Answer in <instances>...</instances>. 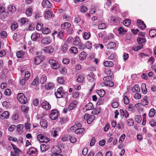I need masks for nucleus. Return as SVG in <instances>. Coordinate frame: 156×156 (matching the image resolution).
<instances>
[{
	"instance_id": "6ab92c4d",
	"label": "nucleus",
	"mask_w": 156,
	"mask_h": 156,
	"mask_svg": "<svg viewBox=\"0 0 156 156\" xmlns=\"http://www.w3.org/2000/svg\"><path fill=\"white\" fill-rule=\"evenodd\" d=\"M104 65L106 67H112L113 66L114 64L112 62L107 61L104 62Z\"/></svg>"
},
{
	"instance_id": "f3484780",
	"label": "nucleus",
	"mask_w": 156,
	"mask_h": 156,
	"mask_svg": "<svg viewBox=\"0 0 156 156\" xmlns=\"http://www.w3.org/2000/svg\"><path fill=\"white\" fill-rule=\"evenodd\" d=\"M71 26V24L69 23L66 22L63 24H61V27L63 29H66Z\"/></svg>"
},
{
	"instance_id": "7c9ffc66",
	"label": "nucleus",
	"mask_w": 156,
	"mask_h": 156,
	"mask_svg": "<svg viewBox=\"0 0 156 156\" xmlns=\"http://www.w3.org/2000/svg\"><path fill=\"white\" fill-rule=\"evenodd\" d=\"M8 10L11 12H14L16 11V8L14 6L11 5H9L8 7Z\"/></svg>"
},
{
	"instance_id": "a19ab883",
	"label": "nucleus",
	"mask_w": 156,
	"mask_h": 156,
	"mask_svg": "<svg viewBox=\"0 0 156 156\" xmlns=\"http://www.w3.org/2000/svg\"><path fill=\"white\" fill-rule=\"evenodd\" d=\"M114 38V35L112 34H109L108 36H106L105 37V39L106 40V42H107V41L110 40L111 39H113Z\"/></svg>"
},
{
	"instance_id": "5701e85b",
	"label": "nucleus",
	"mask_w": 156,
	"mask_h": 156,
	"mask_svg": "<svg viewBox=\"0 0 156 156\" xmlns=\"http://www.w3.org/2000/svg\"><path fill=\"white\" fill-rule=\"evenodd\" d=\"M132 90L133 92H138L140 91V89L139 87V86L137 85H136L132 88Z\"/></svg>"
},
{
	"instance_id": "cd10ccee",
	"label": "nucleus",
	"mask_w": 156,
	"mask_h": 156,
	"mask_svg": "<svg viewBox=\"0 0 156 156\" xmlns=\"http://www.w3.org/2000/svg\"><path fill=\"white\" fill-rule=\"evenodd\" d=\"M42 32L43 34H47L50 33V30L48 28L45 27L43 28Z\"/></svg>"
},
{
	"instance_id": "4468645a",
	"label": "nucleus",
	"mask_w": 156,
	"mask_h": 156,
	"mask_svg": "<svg viewBox=\"0 0 156 156\" xmlns=\"http://www.w3.org/2000/svg\"><path fill=\"white\" fill-rule=\"evenodd\" d=\"M37 151V150L36 148L31 147L27 150V153L29 154H35Z\"/></svg>"
},
{
	"instance_id": "b1692460",
	"label": "nucleus",
	"mask_w": 156,
	"mask_h": 156,
	"mask_svg": "<svg viewBox=\"0 0 156 156\" xmlns=\"http://www.w3.org/2000/svg\"><path fill=\"white\" fill-rule=\"evenodd\" d=\"M54 87V85L52 83H49L45 85V88L46 89L50 90L52 89Z\"/></svg>"
},
{
	"instance_id": "bf43d9fd",
	"label": "nucleus",
	"mask_w": 156,
	"mask_h": 156,
	"mask_svg": "<svg viewBox=\"0 0 156 156\" xmlns=\"http://www.w3.org/2000/svg\"><path fill=\"white\" fill-rule=\"evenodd\" d=\"M44 136L42 134H40L37 136V138L38 140L41 142L43 141L42 140Z\"/></svg>"
},
{
	"instance_id": "6e6552de",
	"label": "nucleus",
	"mask_w": 156,
	"mask_h": 156,
	"mask_svg": "<svg viewBox=\"0 0 156 156\" xmlns=\"http://www.w3.org/2000/svg\"><path fill=\"white\" fill-rule=\"evenodd\" d=\"M43 58L42 56H36L34 58V64L35 65L40 64L43 61Z\"/></svg>"
},
{
	"instance_id": "7ed1b4c3",
	"label": "nucleus",
	"mask_w": 156,
	"mask_h": 156,
	"mask_svg": "<svg viewBox=\"0 0 156 156\" xmlns=\"http://www.w3.org/2000/svg\"><path fill=\"white\" fill-rule=\"evenodd\" d=\"M58 115L57 111L56 110H53L51 111L49 116L52 120H55L57 118Z\"/></svg>"
},
{
	"instance_id": "4d7b16f0",
	"label": "nucleus",
	"mask_w": 156,
	"mask_h": 156,
	"mask_svg": "<svg viewBox=\"0 0 156 156\" xmlns=\"http://www.w3.org/2000/svg\"><path fill=\"white\" fill-rule=\"evenodd\" d=\"M64 78L62 77H58L57 79L58 83L61 84L63 83L64 82Z\"/></svg>"
},
{
	"instance_id": "603ef678",
	"label": "nucleus",
	"mask_w": 156,
	"mask_h": 156,
	"mask_svg": "<svg viewBox=\"0 0 156 156\" xmlns=\"http://www.w3.org/2000/svg\"><path fill=\"white\" fill-rule=\"evenodd\" d=\"M90 36V33L85 32L84 33L83 37L86 40L88 39Z\"/></svg>"
},
{
	"instance_id": "0e129e2a",
	"label": "nucleus",
	"mask_w": 156,
	"mask_h": 156,
	"mask_svg": "<svg viewBox=\"0 0 156 156\" xmlns=\"http://www.w3.org/2000/svg\"><path fill=\"white\" fill-rule=\"evenodd\" d=\"M125 138V134H123L121 135L120 137L119 140V142L120 143H122V142L124 140Z\"/></svg>"
},
{
	"instance_id": "4be33fe9",
	"label": "nucleus",
	"mask_w": 156,
	"mask_h": 156,
	"mask_svg": "<svg viewBox=\"0 0 156 156\" xmlns=\"http://www.w3.org/2000/svg\"><path fill=\"white\" fill-rule=\"evenodd\" d=\"M23 125L20 124L17 126V130L19 133H21L23 132Z\"/></svg>"
},
{
	"instance_id": "a211bd4d",
	"label": "nucleus",
	"mask_w": 156,
	"mask_h": 156,
	"mask_svg": "<svg viewBox=\"0 0 156 156\" xmlns=\"http://www.w3.org/2000/svg\"><path fill=\"white\" fill-rule=\"evenodd\" d=\"M87 56V53L84 51H83L79 55V58L81 60H83L86 58Z\"/></svg>"
},
{
	"instance_id": "20e7f679",
	"label": "nucleus",
	"mask_w": 156,
	"mask_h": 156,
	"mask_svg": "<svg viewBox=\"0 0 156 156\" xmlns=\"http://www.w3.org/2000/svg\"><path fill=\"white\" fill-rule=\"evenodd\" d=\"M43 50L44 52L51 54L53 52L54 49L52 46H48L44 47Z\"/></svg>"
},
{
	"instance_id": "6e6d98bb",
	"label": "nucleus",
	"mask_w": 156,
	"mask_h": 156,
	"mask_svg": "<svg viewBox=\"0 0 156 156\" xmlns=\"http://www.w3.org/2000/svg\"><path fill=\"white\" fill-rule=\"evenodd\" d=\"M94 116L93 115L90 116L87 120V122L88 124H90L94 120Z\"/></svg>"
},
{
	"instance_id": "473e14b6",
	"label": "nucleus",
	"mask_w": 156,
	"mask_h": 156,
	"mask_svg": "<svg viewBox=\"0 0 156 156\" xmlns=\"http://www.w3.org/2000/svg\"><path fill=\"white\" fill-rule=\"evenodd\" d=\"M142 119L141 116L140 115H137L135 117V121L138 123H140L141 122Z\"/></svg>"
},
{
	"instance_id": "09e8293b",
	"label": "nucleus",
	"mask_w": 156,
	"mask_h": 156,
	"mask_svg": "<svg viewBox=\"0 0 156 156\" xmlns=\"http://www.w3.org/2000/svg\"><path fill=\"white\" fill-rule=\"evenodd\" d=\"M131 23V21L130 20L128 19H126L123 22V24L126 27H128L130 23Z\"/></svg>"
},
{
	"instance_id": "680f3d73",
	"label": "nucleus",
	"mask_w": 156,
	"mask_h": 156,
	"mask_svg": "<svg viewBox=\"0 0 156 156\" xmlns=\"http://www.w3.org/2000/svg\"><path fill=\"white\" fill-rule=\"evenodd\" d=\"M141 95L139 93H136L134 95V98L136 99H139L141 98Z\"/></svg>"
},
{
	"instance_id": "a18cd8bd",
	"label": "nucleus",
	"mask_w": 156,
	"mask_h": 156,
	"mask_svg": "<svg viewBox=\"0 0 156 156\" xmlns=\"http://www.w3.org/2000/svg\"><path fill=\"white\" fill-rule=\"evenodd\" d=\"M106 27V25L104 23H103L99 24L98 26V28L100 29H105Z\"/></svg>"
},
{
	"instance_id": "79ce46f5",
	"label": "nucleus",
	"mask_w": 156,
	"mask_h": 156,
	"mask_svg": "<svg viewBox=\"0 0 156 156\" xmlns=\"http://www.w3.org/2000/svg\"><path fill=\"white\" fill-rule=\"evenodd\" d=\"M28 20L26 18H22L20 19V22L21 23V25L25 24L26 23H27Z\"/></svg>"
},
{
	"instance_id": "aec40b11",
	"label": "nucleus",
	"mask_w": 156,
	"mask_h": 156,
	"mask_svg": "<svg viewBox=\"0 0 156 156\" xmlns=\"http://www.w3.org/2000/svg\"><path fill=\"white\" fill-rule=\"evenodd\" d=\"M53 151H54V152L53 154H59L61 151L60 148L57 146H55L54 147Z\"/></svg>"
},
{
	"instance_id": "39448f33",
	"label": "nucleus",
	"mask_w": 156,
	"mask_h": 156,
	"mask_svg": "<svg viewBox=\"0 0 156 156\" xmlns=\"http://www.w3.org/2000/svg\"><path fill=\"white\" fill-rule=\"evenodd\" d=\"M40 37V34L38 33L35 32L33 33L31 36L32 40L33 41H36Z\"/></svg>"
},
{
	"instance_id": "bb28decb",
	"label": "nucleus",
	"mask_w": 156,
	"mask_h": 156,
	"mask_svg": "<svg viewBox=\"0 0 156 156\" xmlns=\"http://www.w3.org/2000/svg\"><path fill=\"white\" fill-rule=\"evenodd\" d=\"M97 94L100 97H103L105 94V91L103 90H98L97 92Z\"/></svg>"
},
{
	"instance_id": "e433bc0d",
	"label": "nucleus",
	"mask_w": 156,
	"mask_h": 156,
	"mask_svg": "<svg viewBox=\"0 0 156 156\" xmlns=\"http://www.w3.org/2000/svg\"><path fill=\"white\" fill-rule=\"evenodd\" d=\"M80 39L78 37H76L75 38V40L73 41V44L75 45H77L79 44L80 43Z\"/></svg>"
},
{
	"instance_id": "c9c22d12",
	"label": "nucleus",
	"mask_w": 156,
	"mask_h": 156,
	"mask_svg": "<svg viewBox=\"0 0 156 156\" xmlns=\"http://www.w3.org/2000/svg\"><path fill=\"white\" fill-rule=\"evenodd\" d=\"M155 111L154 108H151L150 111L149 116L150 117H153L155 115Z\"/></svg>"
},
{
	"instance_id": "412c9836",
	"label": "nucleus",
	"mask_w": 156,
	"mask_h": 156,
	"mask_svg": "<svg viewBox=\"0 0 156 156\" xmlns=\"http://www.w3.org/2000/svg\"><path fill=\"white\" fill-rule=\"evenodd\" d=\"M70 53L76 54L78 52V50L77 48L76 47H72L70 48Z\"/></svg>"
},
{
	"instance_id": "72a5a7b5",
	"label": "nucleus",
	"mask_w": 156,
	"mask_h": 156,
	"mask_svg": "<svg viewBox=\"0 0 156 156\" xmlns=\"http://www.w3.org/2000/svg\"><path fill=\"white\" fill-rule=\"evenodd\" d=\"M84 77L83 75H79L78 77L76 79V80L78 82H82L84 80Z\"/></svg>"
},
{
	"instance_id": "49530a36",
	"label": "nucleus",
	"mask_w": 156,
	"mask_h": 156,
	"mask_svg": "<svg viewBox=\"0 0 156 156\" xmlns=\"http://www.w3.org/2000/svg\"><path fill=\"white\" fill-rule=\"evenodd\" d=\"M134 121L132 119H130L127 121V124L129 126H133V125Z\"/></svg>"
},
{
	"instance_id": "37998d69",
	"label": "nucleus",
	"mask_w": 156,
	"mask_h": 156,
	"mask_svg": "<svg viewBox=\"0 0 156 156\" xmlns=\"http://www.w3.org/2000/svg\"><path fill=\"white\" fill-rule=\"evenodd\" d=\"M18 27V24L16 22H14L11 26V29L12 30H15Z\"/></svg>"
},
{
	"instance_id": "f257e3e1",
	"label": "nucleus",
	"mask_w": 156,
	"mask_h": 156,
	"mask_svg": "<svg viewBox=\"0 0 156 156\" xmlns=\"http://www.w3.org/2000/svg\"><path fill=\"white\" fill-rule=\"evenodd\" d=\"M17 98L19 101L22 104H25L27 101V98L22 93H19L18 94Z\"/></svg>"
},
{
	"instance_id": "a878e982",
	"label": "nucleus",
	"mask_w": 156,
	"mask_h": 156,
	"mask_svg": "<svg viewBox=\"0 0 156 156\" xmlns=\"http://www.w3.org/2000/svg\"><path fill=\"white\" fill-rule=\"evenodd\" d=\"M113 78V76L111 75V76H107L104 77L103 78V80L104 81L107 82L111 81Z\"/></svg>"
},
{
	"instance_id": "c03bdc74",
	"label": "nucleus",
	"mask_w": 156,
	"mask_h": 156,
	"mask_svg": "<svg viewBox=\"0 0 156 156\" xmlns=\"http://www.w3.org/2000/svg\"><path fill=\"white\" fill-rule=\"evenodd\" d=\"M52 68L54 69H58L59 67V65L58 63V62L56 61V62L51 65Z\"/></svg>"
},
{
	"instance_id": "f704fd0d",
	"label": "nucleus",
	"mask_w": 156,
	"mask_h": 156,
	"mask_svg": "<svg viewBox=\"0 0 156 156\" xmlns=\"http://www.w3.org/2000/svg\"><path fill=\"white\" fill-rule=\"evenodd\" d=\"M156 35V30H151L149 31V35L151 37H153Z\"/></svg>"
},
{
	"instance_id": "f8f14e48",
	"label": "nucleus",
	"mask_w": 156,
	"mask_h": 156,
	"mask_svg": "<svg viewBox=\"0 0 156 156\" xmlns=\"http://www.w3.org/2000/svg\"><path fill=\"white\" fill-rule=\"evenodd\" d=\"M116 46V44L114 42H110L107 45L108 49H113Z\"/></svg>"
},
{
	"instance_id": "0eeeda50",
	"label": "nucleus",
	"mask_w": 156,
	"mask_h": 156,
	"mask_svg": "<svg viewBox=\"0 0 156 156\" xmlns=\"http://www.w3.org/2000/svg\"><path fill=\"white\" fill-rule=\"evenodd\" d=\"M42 5L44 8H51V4L47 0H44L42 3Z\"/></svg>"
},
{
	"instance_id": "338daca9",
	"label": "nucleus",
	"mask_w": 156,
	"mask_h": 156,
	"mask_svg": "<svg viewBox=\"0 0 156 156\" xmlns=\"http://www.w3.org/2000/svg\"><path fill=\"white\" fill-rule=\"evenodd\" d=\"M87 10V7L85 6H81L80 10L82 12H85Z\"/></svg>"
},
{
	"instance_id": "58836bf2",
	"label": "nucleus",
	"mask_w": 156,
	"mask_h": 156,
	"mask_svg": "<svg viewBox=\"0 0 156 156\" xmlns=\"http://www.w3.org/2000/svg\"><path fill=\"white\" fill-rule=\"evenodd\" d=\"M84 129L83 128H81L76 129V130L75 131V133L76 134H80L83 133L84 131Z\"/></svg>"
},
{
	"instance_id": "9d476101",
	"label": "nucleus",
	"mask_w": 156,
	"mask_h": 156,
	"mask_svg": "<svg viewBox=\"0 0 156 156\" xmlns=\"http://www.w3.org/2000/svg\"><path fill=\"white\" fill-rule=\"evenodd\" d=\"M94 107L92 104L90 102L86 105L84 108L83 110H86V111L91 110L93 109Z\"/></svg>"
},
{
	"instance_id": "dca6fc26",
	"label": "nucleus",
	"mask_w": 156,
	"mask_h": 156,
	"mask_svg": "<svg viewBox=\"0 0 156 156\" xmlns=\"http://www.w3.org/2000/svg\"><path fill=\"white\" fill-rule=\"evenodd\" d=\"M51 42V40L49 38L47 37L44 38L41 40V43L43 44H48Z\"/></svg>"
},
{
	"instance_id": "1a4fd4ad",
	"label": "nucleus",
	"mask_w": 156,
	"mask_h": 156,
	"mask_svg": "<svg viewBox=\"0 0 156 156\" xmlns=\"http://www.w3.org/2000/svg\"><path fill=\"white\" fill-rule=\"evenodd\" d=\"M9 113L8 111H5L2 113L0 116L2 119H7L9 116Z\"/></svg>"
},
{
	"instance_id": "5fc2aeb1",
	"label": "nucleus",
	"mask_w": 156,
	"mask_h": 156,
	"mask_svg": "<svg viewBox=\"0 0 156 156\" xmlns=\"http://www.w3.org/2000/svg\"><path fill=\"white\" fill-rule=\"evenodd\" d=\"M39 83L38 78L37 77L34 80L33 82L31 84L34 85H36L38 84Z\"/></svg>"
},
{
	"instance_id": "ea45409f",
	"label": "nucleus",
	"mask_w": 156,
	"mask_h": 156,
	"mask_svg": "<svg viewBox=\"0 0 156 156\" xmlns=\"http://www.w3.org/2000/svg\"><path fill=\"white\" fill-rule=\"evenodd\" d=\"M104 84L106 86L112 87L114 86V84L113 82L111 81L104 82Z\"/></svg>"
},
{
	"instance_id": "423d86ee",
	"label": "nucleus",
	"mask_w": 156,
	"mask_h": 156,
	"mask_svg": "<svg viewBox=\"0 0 156 156\" xmlns=\"http://www.w3.org/2000/svg\"><path fill=\"white\" fill-rule=\"evenodd\" d=\"M41 106L43 108L47 110H49L51 108V105L47 101L42 102L41 104Z\"/></svg>"
},
{
	"instance_id": "69168bd1",
	"label": "nucleus",
	"mask_w": 156,
	"mask_h": 156,
	"mask_svg": "<svg viewBox=\"0 0 156 156\" xmlns=\"http://www.w3.org/2000/svg\"><path fill=\"white\" fill-rule=\"evenodd\" d=\"M0 35L3 38H5L7 35V33L5 31H3L1 32Z\"/></svg>"
},
{
	"instance_id": "393cba45",
	"label": "nucleus",
	"mask_w": 156,
	"mask_h": 156,
	"mask_svg": "<svg viewBox=\"0 0 156 156\" xmlns=\"http://www.w3.org/2000/svg\"><path fill=\"white\" fill-rule=\"evenodd\" d=\"M46 80L47 77L43 75L41 76L40 79V81L41 83H44L46 82Z\"/></svg>"
},
{
	"instance_id": "de8ad7c7",
	"label": "nucleus",
	"mask_w": 156,
	"mask_h": 156,
	"mask_svg": "<svg viewBox=\"0 0 156 156\" xmlns=\"http://www.w3.org/2000/svg\"><path fill=\"white\" fill-rule=\"evenodd\" d=\"M67 69L64 67H62L59 70L61 73L65 74L67 73Z\"/></svg>"
},
{
	"instance_id": "2f4dec72",
	"label": "nucleus",
	"mask_w": 156,
	"mask_h": 156,
	"mask_svg": "<svg viewBox=\"0 0 156 156\" xmlns=\"http://www.w3.org/2000/svg\"><path fill=\"white\" fill-rule=\"evenodd\" d=\"M33 9L31 8H29L26 11V14L27 16H30L32 15Z\"/></svg>"
},
{
	"instance_id": "2eb2a0df",
	"label": "nucleus",
	"mask_w": 156,
	"mask_h": 156,
	"mask_svg": "<svg viewBox=\"0 0 156 156\" xmlns=\"http://www.w3.org/2000/svg\"><path fill=\"white\" fill-rule=\"evenodd\" d=\"M40 125L43 128H46L48 126V122L45 119H42L40 122Z\"/></svg>"
},
{
	"instance_id": "3c124183",
	"label": "nucleus",
	"mask_w": 156,
	"mask_h": 156,
	"mask_svg": "<svg viewBox=\"0 0 156 156\" xmlns=\"http://www.w3.org/2000/svg\"><path fill=\"white\" fill-rule=\"evenodd\" d=\"M43 26V24H41L39 23H38L36 27V29L38 30H41L42 29Z\"/></svg>"
},
{
	"instance_id": "864d4df0",
	"label": "nucleus",
	"mask_w": 156,
	"mask_h": 156,
	"mask_svg": "<svg viewBox=\"0 0 156 156\" xmlns=\"http://www.w3.org/2000/svg\"><path fill=\"white\" fill-rule=\"evenodd\" d=\"M52 15V14L51 12L49 11L46 12L45 14V16L47 18H50L51 17Z\"/></svg>"
},
{
	"instance_id": "13d9d810",
	"label": "nucleus",
	"mask_w": 156,
	"mask_h": 156,
	"mask_svg": "<svg viewBox=\"0 0 156 156\" xmlns=\"http://www.w3.org/2000/svg\"><path fill=\"white\" fill-rule=\"evenodd\" d=\"M100 111L101 110L100 108L98 109L95 108L93 110L92 112V113L94 114H98L100 113Z\"/></svg>"
},
{
	"instance_id": "c756f323",
	"label": "nucleus",
	"mask_w": 156,
	"mask_h": 156,
	"mask_svg": "<svg viewBox=\"0 0 156 156\" xmlns=\"http://www.w3.org/2000/svg\"><path fill=\"white\" fill-rule=\"evenodd\" d=\"M137 41L139 44H142L143 43L146 42V40L145 38L138 37Z\"/></svg>"
},
{
	"instance_id": "9b49d317",
	"label": "nucleus",
	"mask_w": 156,
	"mask_h": 156,
	"mask_svg": "<svg viewBox=\"0 0 156 156\" xmlns=\"http://www.w3.org/2000/svg\"><path fill=\"white\" fill-rule=\"evenodd\" d=\"M137 25L139 27H140L142 29H143L146 27V25L144 22L141 20H137Z\"/></svg>"
},
{
	"instance_id": "c85d7f7f",
	"label": "nucleus",
	"mask_w": 156,
	"mask_h": 156,
	"mask_svg": "<svg viewBox=\"0 0 156 156\" xmlns=\"http://www.w3.org/2000/svg\"><path fill=\"white\" fill-rule=\"evenodd\" d=\"M24 55V52L23 51H19L16 52V55L18 58H21Z\"/></svg>"
},
{
	"instance_id": "ddd939ff",
	"label": "nucleus",
	"mask_w": 156,
	"mask_h": 156,
	"mask_svg": "<svg viewBox=\"0 0 156 156\" xmlns=\"http://www.w3.org/2000/svg\"><path fill=\"white\" fill-rule=\"evenodd\" d=\"M87 79L88 80L91 82L94 81L95 79V76L94 74L91 73L88 75L87 76Z\"/></svg>"
},
{
	"instance_id": "e2e57ef3",
	"label": "nucleus",
	"mask_w": 156,
	"mask_h": 156,
	"mask_svg": "<svg viewBox=\"0 0 156 156\" xmlns=\"http://www.w3.org/2000/svg\"><path fill=\"white\" fill-rule=\"evenodd\" d=\"M123 100L124 103L126 104L127 105L129 102V100L127 96H124L123 98Z\"/></svg>"
},
{
	"instance_id": "4c0bfd02",
	"label": "nucleus",
	"mask_w": 156,
	"mask_h": 156,
	"mask_svg": "<svg viewBox=\"0 0 156 156\" xmlns=\"http://www.w3.org/2000/svg\"><path fill=\"white\" fill-rule=\"evenodd\" d=\"M20 117V115L18 114L14 113L12 117V119L14 121L17 120Z\"/></svg>"
},
{
	"instance_id": "052dcab7",
	"label": "nucleus",
	"mask_w": 156,
	"mask_h": 156,
	"mask_svg": "<svg viewBox=\"0 0 156 156\" xmlns=\"http://www.w3.org/2000/svg\"><path fill=\"white\" fill-rule=\"evenodd\" d=\"M5 94V95L9 96L11 94V90L10 89H6L4 92Z\"/></svg>"
},
{
	"instance_id": "f03ea898",
	"label": "nucleus",
	"mask_w": 156,
	"mask_h": 156,
	"mask_svg": "<svg viewBox=\"0 0 156 156\" xmlns=\"http://www.w3.org/2000/svg\"><path fill=\"white\" fill-rule=\"evenodd\" d=\"M62 88L60 87L57 89V91L55 92V95L57 98H61L64 94L63 92L62 91Z\"/></svg>"
},
{
	"instance_id": "8fccbe9b",
	"label": "nucleus",
	"mask_w": 156,
	"mask_h": 156,
	"mask_svg": "<svg viewBox=\"0 0 156 156\" xmlns=\"http://www.w3.org/2000/svg\"><path fill=\"white\" fill-rule=\"evenodd\" d=\"M69 139L70 142L73 143H75L76 140V138L74 136H69Z\"/></svg>"
},
{
	"instance_id": "774afa93",
	"label": "nucleus",
	"mask_w": 156,
	"mask_h": 156,
	"mask_svg": "<svg viewBox=\"0 0 156 156\" xmlns=\"http://www.w3.org/2000/svg\"><path fill=\"white\" fill-rule=\"evenodd\" d=\"M68 45L67 44H65L62 47V50L63 52H65L68 49Z\"/></svg>"
}]
</instances>
